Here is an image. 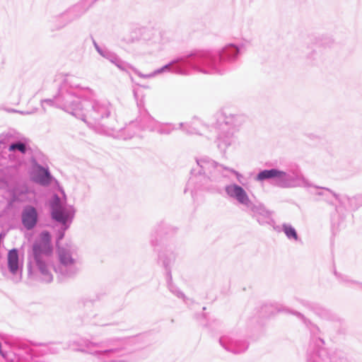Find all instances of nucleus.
I'll return each instance as SVG.
<instances>
[{"label":"nucleus","instance_id":"0eeeda50","mask_svg":"<svg viewBox=\"0 0 362 362\" xmlns=\"http://www.w3.org/2000/svg\"><path fill=\"white\" fill-rule=\"evenodd\" d=\"M35 180L36 182L42 185H47L49 182V174L46 169L40 168L37 171V175L35 177Z\"/></svg>","mask_w":362,"mask_h":362},{"label":"nucleus","instance_id":"39448f33","mask_svg":"<svg viewBox=\"0 0 362 362\" xmlns=\"http://www.w3.org/2000/svg\"><path fill=\"white\" fill-rule=\"evenodd\" d=\"M52 216L56 221L64 223L67 220V216L64 213L59 205V199L57 197L52 204Z\"/></svg>","mask_w":362,"mask_h":362},{"label":"nucleus","instance_id":"7ed1b4c3","mask_svg":"<svg viewBox=\"0 0 362 362\" xmlns=\"http://www.w3.org/2000/svg\"><path fill=\"white\" fill-rule=\"evenodd\" d=\"M228 194L235 197L238 201L242 204L249 203V198L245 191L240 186L233 185L227 187Z\"/></svg>","mask_w":362,"mask_h":362},{"label":"nucleus","instance_id":"1a4fd4ad","mask_svg":"<svg viewBox=\"0 0 362 362\" xmlns=\"http://www.w3.org/2000/svg\"><path fill=\"white\" fill-rule=\"evenodd\" d=\"M59 259H60V262L65 265L71 264L73 262V260H72L71 257H70L69 254H68L65 252H59Z\"/></svg>","mask_w":362,"mask_h":362},{"label":"nucleus","instance_id":"9d476101","mask_svg":"<svg viewBox=\"0 0 362 362\" xmlns=\"http://www.w3.org/2000/svg\"><path fill=\"white\" fill-rule=\"evenodd\" d=\"M16 149H18V151H20L21 152L24 153L25 152V146L23 144L18 143V144H13L11 145L9 147L10 151H14Z\"/></svg>","mask_w":362,"mask_h":362},{"label":"nucleus","instance_id":"423d86ee","mask_svg":"<svg viewBox=\"0 0 362 362\" xmlns=\"http://www.w3.org/2000/svg\"><path fill=\"white\" fill-rule=\"evenodd\" d=\"M286 175V173L283 171H280L276 169L266 170L260 172L257 175V180H263L265 179L272 177L282 178Z\"/></svg>","mask_w":362,"mask_h":362},{"label":"nucleus","instance_id":"f257e3e1","mask_svg":"<svg viewBox=\"0 0 362 362\" xmlns=\"http://www.w3.org/2000/svg\"><path fill=\"white\" fill-rule=\"evenodd\" d=\"M53 248L51 244V235L44 231L40 233V239L33 246V256L42 274L44 276L43 281L50 282L52 276L49 273L45 258L52 255Z\"/></svg>","mask_w":362,"mask_h":362},{"label":"nucleus","instance_id":"20e7f679","mask_svg":"<svg viewBox=\"0 0 362 362\" xmlns=\"http://www.w3.org/2000/svg\"><path fill=\"white\" fill-rule=\"evenodd\" d=\"M7 264L9 271L15 274L19 269V258L18 250L13 249L8 251Z\"/></svg>","mask_w":362,"mask_h":362},{"label":"nucleus","instance_id":"f03ea898","mask_svg":"<svg viewBox=\"0 0 362 362\" xmlns=\"http://www.w3.org/2000/svg\"><path fill=\"white\" fill-rule=\"evenodd\" d=\"M37 220V214L35 208L28 206L25 209L22 215V221L24 226L28 229L33 228Z\"/></svg>","mask_w":362,"mask_h":362},{"label":"nucleus","instance_id":"6e6552de","mask_svg":"<svg viewBox=\"0 0 362 362\" xmlns=\"http://www.w3.org/2000/svg\"><path fill=\"white\" fill-rule=\"evenodd\" d=\"M284 231L288 238H293L294 240L298 239V235L296 230L290 226H284Z\"/></svg>","mask_w":362,"mask_h":362}]
</instances>
